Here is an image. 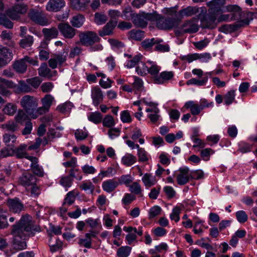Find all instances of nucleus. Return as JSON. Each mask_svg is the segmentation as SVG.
Returning a JSON list of instances; mask_svg holds the SVG:
<instances>
[{
    "instance_id": "f257e3e1",
    "label": "nucleus",
    "mask_w": 257,
    "mask_h": 257,
    "mask_svg": "<svg viewBox=\"0 0 257 257\" xmlns=\"http://www.w3.org/2000/svg\"><path fill=\"white\" fill-rule=\"evenodd\" d=\"M41 231L38 225H33L32 217L25 215L12 226L11 234L13 235V248L17 251L27 247L26 239L33 236L36 232Z\"/></svg>"
},
{
    "instance_id": "f03ea898",
    "label": "nucleus",
    "mask_w": 257,
    "mask_h": 257,
    "mask_svg": "<svg viewBox=\"0 0 257 257\" xmlns=\"http://www.w3.org/2000/svg\"><path fill=\"white\" fill-rule=\"evenodd\" d=\"M20 104L32 118L36 119L40 116L37 107L38 102L36 97L29 95H25L21 98Z\"/></svg>"
},
{
    "instance_id": "58836bf2",
    "label": "nucleus",
    "mask_w": 257,
    "mask_h": 257,
    "mask_svg": "<svg viewBox=\"0 0 257 257\" xmlns=\"http://www.w3.org/2000/svg\"><path fill=\"white\" fill-rule=\"evenodd\" d=\"M142 181L145 185L147 187L152 186L156 183V181L153 178V176L151 174L148 173H146L144 175L142 178Z\"/></svg>"
},
{
    "instance_id": "a878e982",
    "label": "nucleus",
    "mask_w": 257,
    "mask_h": 257,
    "mask_svg": "<svg viewBox=\"0 0 257 257\" xmlns=\"http://www.w3.org/2000/svg\"><path fill=\"white\" fill-rule=\"evenodd\" d=\"M3 142L7 147H13L17 141V137L14 134L5 133L3 136Z\"/></svg>"
},
{
    "instance_id": "4c0bfd02",
    "label": "nucleus",
    "mask_w": 257,
    "mask_h": 257,
    "mask_svg": "<svg viewBox=\"0 0 257 257\" xmlns=\"http://www.w3.org/2000/svg\"><path fill=\"white\" fill-rule=\"evenodd\" d=\"M129 36L132 39L141 41L144 37V34L142 31L132 30L129 32Z\"/></svg>"
},
{
    "instance_id": "bb28decb",
    "label": "nucleus",
    "mask_w": 257,
    "mask_h": 257,
    "mask_svg": "<svg viewBox=\"0 0 257 257\" xmlns=\"http://www.w3.org/2000/svg\"><path fill=\"white\" fill-rule=\"evenodd\" d=\"M27 146L26 144H21L15 149H12V153L13 155H15L17 158L19 159L24 158L27 153L26 152V149Z\"/></svg>"
},
{
    "instance_id": "423d86ee",
    "label": "nucleus",
    "mask_w": 257,
    "mask_h": 257,
    "mask_svg": "<svg viewBox=\"0 0 257 257\" xmlns=\"http://www.w3.org/2000/svg\"><path fill=\"white\" fill-rule=\"evenodd\" d=\"M154 18V12L152 13H143L140 15L135 16L133 22L134 25L137 27L145 28L148 24V21L153 22Z\"/></svg>"
},
{
    "instance_id": "20e7f679",
    "label": "nucleus",
    "mask_w": 257,
    "mask_h": 257,
    "mask_svg": "<svg viewBox=\"0 0 257 257\" xmlns=\"http://www.w3.org/2000/svg\"><path fill=\"white\" fill-rule=\"evenodd\" d=\"M30 64L34 66L38 65V61L28 56H25L23 58L16 61L13 64V68L19 73H24L27 69L28 64Z\"/></svg>"
},
{
    "instance_id": "c9c22d12",
    "label": "nucleus",
    "mask_w": 257,
    "mask_h": 257,
    "mask_svg": "<svg viewBox=\"0 0 257 257\" xmlns=\"http://www.w3.org/2000/svg\"><path fill=\"white\" fill-rule=\"evenodd\" d=\"M7 15L0 13V25H2L7 29H12L14 24L7 17Z\"/></svg>"
},
{
    "instance_id": "a211bd4d",
    "label": "nucleus",
    "mask_w": 257,
    "mask_h": 257,
    "mask_svg": "<svg viewBox=\"0 0 257 257\" xmlns=\"http://www.w3.org/2000/svg\"><path fill=\"white\" fill-rule=\"evenodd\" d=\"M64 0H50L46 6V9L49 12H57L65 6Z\"/></svg>"
},
{
    "instance_id": "6e6d98bb",
    "label": "nucleus",
    "mask_w": 257,
    "mask_h": 257,
    "mask_svg": "<svg viewBox=\"0 0 257 257\" xmlns=\"http://www.w3.org/2000/svg\"><path fill=\"white\" fill-rule=\"evenodd\" d=\"M78 243L81 246H84L86 248H91L92 246V239L89 237L85 238H79Z\"/></svg>"
},
{
    "instance_id": "f3484780",
    "label": "nucleus",
    "mask_w": 257,
    "mask_h": 257,
    "mask_svg": "<svg viewBox=\"0 0 257 257\" xmlns=\"http://www.w3.org/2000/svg\"><path fill=\"white\" fill-rule=\"evenodd\" d=\"M179 173L177 176V181L179 185H184L187 183L190 178L189 169L187 167L181 168L179 170Z\"/></svg>"
},
{
    "instance_id": "8fccbe9b",
    "label": "nucleus",
    "mask_w": 257,
    "mask_h": 257,
    "mask_svg": "<svg viewBox=\"0 0 257 257\" xmlns=\"http://www.w3.org/2000/svg\"><path fill=\"white\" fill-rule=\"evenodd\" d=\"M160 69V67L156 64H152L151 66L149 67L148 73L152 76L153 81L155 76H159V72Z\"/></svg>"
},
{
    "instance_id": "a18cd8bd",
    "label": "nucleus",
    "mask_w": 257,
    "mask_h": 257,
    "mask_svg": "<svg viewBox=\"0 0 257 257\" xmlns=\"http://www.w3.org/2000/svg\"><path fill=\"white\" fill-rule=\"evenodd\" d=\"M135 14L133 13L131 7H127L125 8L122 11L121 17L126 20H133Z\"/></svg>"
},
{
    "instance_id": "473e14b6",
    "label": "nucleus",
    "mask_w": 257,
    "mask_h": 257,
    "mask_svg": "<svg viewBox=\"0 0 257 257\" xmlns=\"http://www.w3.org/2000/svg\"><path fill=\"white\" fill-rule=\"evenodd\" d=\"M163 42L162 39H156L152 38L151 39H146L142 43V46L145 49H150L152 46L156 44H159Z\"/></svg>"
},
{
    "instance_id": "69168bd1",
    "label": "nucleus",
    "mask_w": 257,
    "mask_h": 257,
    "mask_svg": "<svg viewBox=\"0 0 257 257\" xmlns=\"http://www.w3.org/2000/svg\"><path fill=\"white\" fill-rule=\"evenodd\" d=\"M161 208L158 206H155L151 208L149 211V218L152 219L160 214Z\"/></svg>"
},
{
    "instance_id": "864d4df0",
    "label": "nucleus",
    "mask_w": 257,
    "mask_h": 257,
    "mask_svg": "<svg viewBox=\"0 0 257 257\" xmlns=\"http://www.w3.org/2000/svg\"><path fill=\"white\" fill-rule=\"evenodd\" d=\"M31 168L35 175L39 177H43L44 176L43 169L38 164V163L31 164Z\"/></svg>"
},
{
    "instance_id": "4468645a",
    "label": "nucleus",
    "mask_w": 257,
    "mask_h": 257,
    "mask_svg": "<svg viewBox=\"0 0 257 257\" xmlns=\"http://www.w3.org/2000/svg\"><path fill=\"white\" fill-rule=\"evenodd\" d=\"M10 210L14 213H20L24 208V204L18 198H9L7 201Z\"/></svg>"
},
{
    "instance_id": "37998d69",
    "label": "nucleus",
    "mask_w": 257,
    "mask_h": 257,
    "mask_svg": "<svg viewBox=\"0 0 257 257\" xmlns=\"http://www.w3.org/2000/svg\"><path fill=\"white\" fill-rule=\"evenodd\" d=\"M34 42L33 37L31 36L28 35L20 41V46L23 48L31 47Z\"/></svg>"
},
{
    "instance_id": "412c9836",
    "label": "nucleus",
    "mask_w": 257,
    "mask_h": 257,
    "mask_svg": "<svg viewBox=\"0 0 257 257\" xmlns=\"http://www.w3.org/2000/svg\"><path fill=\"white\" fill-rule=\"evenodd\" d=\"M91 98L93 103L97 106L101 103L103 99V94L101 90L98 87H94L91 89Z\"/></svg>"
},
{
    "instance_id": "5fc2aeb1",
    "label": "nucleus",
    "mask_w": 257,
    "mask_h": 257,
    "mask_svg": "<svg viewBox=\"0 0 257 257\" xmlns=\"http://www.w3.org/2000/svg\"><path fill=\"white\" fill-rule=\"evenodd\" d=\"M235 97V91H229L224 96V102L226 105H229L233 102Z\"/></svg>"
},
{
    "instance_id": "b1692460",
    "label": "nucleus",
    "mask_w": 257,
    "mask_h": 257,
    "mask_svg": "<svg viewBox=\"0 0 257 257\" xmlns=\"http://www.w3.org/2000/svg\"><path fill=\"white\" fill-rule=\"evenodd\" d=\"M118 184L119 183L115 180L109 179L102 183V187L106 192L110 193L115 190Z\"/></svg>"
},
{
    "instance_id": "1a4fd4ad",
    "label": "nucleus",
    "mask_w": 257,
    "mask_h": 257,
    "mask_svg": "<svg viewBox=\"0 0 257 257\" xmlns=\"http://www.w3.org/2000/svg\"><path fill=\"white\" fill-rule=\"evenodd\" d=\"M28 16L32 21L41 26H46L49 23L48 18L43 13L32 10L29 12Z\"/></svg>"
},
{
    "instance_id": "bf43d9fd",
    "label": "nucleus",
    "mask_w": 257,
    "mask_h": 257,
    "mask_svg": "<svg viewBox=\"0 0 257 257\" xmlns=\"http://www.w3.org/2000/svg\"><path fill=\"white\" fill-rule=\"evenodd\" d=\"M130 191L135 194H140L141 193L142 189L141 185L138 182H134L131 185L129 186Z\"/></svg>"
},
{
    "instance_id": "09e8293b",
    "label": "nucleus",
    "mask_w": 257,
    "mask_h": 257,
    "mask_svg": "<svg viewBox=\"0 0 257 257\" xmlns=\"http://www.w3.org/2000/svg\"><path fill=\"white\" fill-rule=\"evenodd\" d=\"M49 245L50 250L52 252H54L58 250L62 246V242L59 240H56L55 243L52 241V236H50V239L49 241Z\"/></svg>"
},
{
    "instance_id": "aec40b11",
    "label": "nucleus",
    "mask_w": 257,
    "mask_h": 257,
    "mask_svg": "<svg viewBox=\"0 0 257 257\" xmlns=\"http://www.w3.org/2000/svg\"><path fill=\"white\" fill-rule=\"evenodd\" d=\"M174 76V73L172 71H163L156 76L154 78V82L156 84H164L170 80Z\"/></svg>"
},
{
    "instance_id": "9b49d317",
    "label": "nucleus",
    "mask_w": 257,
    "mask_h": 257,
    "mask_svg": "<svg viewBox=\"0 0 257 257\" xmlns=\"http://www.w3.org/2000/svg\"><path fill=\"white\" fill-rule=\"evenodd\" d=\"M13 54L9 49L0 45V68H2L13 59Z\"/></svg>"
},
{
    "instance_id": "ea45409f",
    "label": "nucleus",
    "mask_w": 257,
    "mask_h": 257,
    "mask_svg": "<svg viewBox=\"0 0 257 257\" xmlns=\"http://www.w3.org/2000/svg\"><path fill=\"white\" fill-rule=\"evenodd\" d=\"M208 81V77L207 76L204 77L201 80H198L196 78H191L189 80H188L186 84L187 85H190V84H194L197 86H204L206 85L207 82Z\"/></svg>"
},
{
    "instance_id": "2eb2a0df",
    "label": "nucleus",
    "mask_w": 257,
    "mask_h": 257,
    "mask_svg": "<svg viewBox=\"0 0 257 257\" xmlns=\"http://www.w3.org/2000/svg\"><path fill=\"white\" fill-rule=\"evenodd\" d=\"M14 87V83L10 80L0 77V94L6 97H9L12 94L9 88Z\"/></svg>"
},
{
    "instance_id": "393cba45",
    "label": "nucleus",
    "mask_w": 257,
    "mask_h": 257,
    "mask_svg": "<svg viewBox=\"0 0 257 257\" xmlns=\"http://www.w3.org/2000/svg\"><path fill=\"white\" fill-rule=\"evenodd\" d=\"M199 12V8L196 7L188 6L179 11V15L181 17H190Z\"/></svg>"
},
{
    "instance_id": "f704fd0d",
    "label": "nucleus",
    "mask_w": 257,
    "mask_h": 257,
    "mask_svg": "<svg viewBox=\"0 0 257 257\" xmlns=\"http://www.w3.org/2000/svg\"><path fill=\"white\" fill-rule=\"evenodd\" d=\"M136 161L137 158L131 154H126L121 159L122 164L126 166H132L136 163Z\"/></svg>"
},
{
    "instance_id": "dca6fc26",
    "label": "nucleus",
    "mask_w": 257,
    "mask_h": 257,
    "mask_svg": "<svg viewBox=\"0 0 257 257\" xmlns=\"http://www.w3.org/2000/svg\"><path fill=\"white\" fill-rule=\"evenodd\" d=\"M198 26L196 20L185 21L181 26V33H194L198 31Z\"/></svg>"
},
{
    "instance_id": "0eeeda50",
    "label": "nucleus",
    "mask_w": 257,
    "mask_h": 257,
    "mask_svg": "<svg viewBox=\"0 0 257 257\" xmlns=\"http://www.w3.org/2000/svg\"><path fill=\"white\" fill-rule=\"evenodd\" d=\"M248 23L249 21L247 20L238 21L233 24H225L221 26L219 28V31L225 34L231 33L237 31L239 28L248 25Z\"/></svg>"
},
{
    "instance_id": "e433bc0d",
    "label": "nucleus",
    "mask_w": 257,
    "mask_h": 257,
    "mask_svg": "<svg viewBox=\"0 0 257 257\" xmlns=\"http://www.w3.org/2000/svg\"><path fill=\"white\" fill-rule=\"evenodd\" d=\"M224 4V0H212L207 3L206 5L212 10L218 11Z\"/></svg>"
},
{
    "instance_id": "de8ad7c7",
    "label": "nucleus",
    "mask_w": 257,
    "mask_h": 257,
    "mask_svg": "<svg viewBox=\"0 0 257 257\" xmlns=\"http://www.w3.org/2000/svg\"><path fill=\"white\" fill-rule=\"evenodd\" d=\"M28 83L31 87L37 89L40 86L42 80L39 77H35L31 78H29L26 80Z\"/></svg>"
},
{
    "instance_id": "cd10ccee",
    "label": "nucleus",
    "mask_w": 257,
    "mask_h": 257,
    "mask_svg": "<svg viewBox=\"0 0 257 257\" xmlns=\"http://www.w3.org/2000/svg\"><path fill=\"white\" fill-rule=\"evenodd\" d=\"M42 32L45 39L48 41L51 39L56 38L58 35V31L55 28L50 29L44 28Z\"/></svg>"
},
{
    "instance_id": "7ed1b4c3",
    "label": "nucleus",
    "mask_w": 257,
    "mask_h": 257,
    "mask_svg": "<svg viewBox=\"0 0 257 257\" xmlns=\"http://www.w3.org/2000/svg\"><path fill=\"white\" fill-rule=\"evenodd\" d=\"M154 18L153 22H156L157 27L160 30H170L173 29L177 23L175 19L167 18H165L162 15L154 12Z\"/></svg>"
},
{
    "instance_id": "6ab92c4d",
    "label": "nucleus",
    "mask_w": 257,
    "mask_h": 257,
    "mask_svg": "<svg viewBox=\"0 0 257 257\" xmlns=\"http://www.w3.org/2000/svg\"><path fill=\"white\" fill-rule=\"evenodd\" d=\"M39 76L50 79L57 74L56 71H52L47 66L46 63H42L39 68L38 69Z\"/></svg>"
},
{
    "instance_id": "39448f33",
    "label": "nucleus",
    "mask_w": 257,
    "mask_h": 257,
    "mask_svg": "<svg viewBox=\"0 0 257 257\" xmlns=\"http://www.w3.org/2000/svg\"><path fill=\"white\" fill-rule=\"evenodd\" d=\"M79 40L81 44L86 47L92 46L100 41L97 34L93 31H85L79 34Z\"/></svg>"
},
{
    "instance_id": "c03bdc74",
    "label": "nucleus",
    "mask_w": 257,
    "mask_h": 257,
    "mask_svg": "<svg viewBox=\"0 0 257 257\" xmlns=\"http://www.w3.org/2000/svg\"><path fill=\"white\" fill-rule=\"evenodd\" d=\"M149 67L144 62H140L138 66L136 67V72L139 75L145 76L148 73Z\"/></svg>"
},
{
    "instance_id": "c756f323",
    "label": "nucleus",
    "mask_w": 257,
    "mask_h": 257,
    "mask_svg": "<svg viewBox=\"0 0 257 257\" xmlns=\"http://www.w3.org/2000/svg\"><path fill=\"white\" fill-rule=\"evenodd\" d=\"M19 123L14 120L9 121L2 125V128L8 131L14 132L19 129Z\"/></svg>"
},
{
    "instance_id": "f8f14e48",
    "label": "nucleus",
    "mask_w": 257,
    "mask_h": 257,
    "mask_svg": "<svg viewBox=\"0 0 257 257\" xmlns=\"http://www.w3.org/2000/svg\"><path fill=\"white\" fill-rule=\"evenodd\" d=\"M54 100V97L50 94H46L42 98V106L38 107V110L40 115L44 114L49 111L50 108Z\"/></svg>"
},
{
    "instance_id": "774afa93",
    "label": "nucleus",
    "mask_w": 257,
    "mask_h": 257,
    "mask_svg": "<svg viewBox=\"0 0 257 257\" xmlns=\"http://www.w3.org/2000/svg\"><path fill=\"white\" fill-rule=\"evenodd\" d=\"M75 136L77 140H83L88 136V134L82 130H77L75 133Z\"/></svg>"
},
{
    "instance_id": "0e129e2a",
    "label": "nucleus",
    "mask_w": 257,
    "mask_h": 257,
    "mask_svg": "<svg viewBox=\"0 0 257 257\" xmlns=\"http://www.w3.org/2000/svg\"><path fill=\"white\" fill-rule=\"evenodd\" d=\"M12 149L7 147H4L0 149V158H4L10 156H13Z\"/></svg>"
},
{
    "instance_id": "4d7b16f0",
    "label": "nucleus",
    "mask_w": 257,
    "mask_h": 257,
    "mask_svg": "<svg viewBox=\"0 0 257 257\" xmlns=\"http://www.w3.org/2000/svg\"><path fill=\"white\" fill-rule=\"evenodd\" d=\"M236 217L240 223H244L247 220V215L243 210L238 211L236 212Z\"/></svg>"
},
{
    "instance_id": "13d9d810",
    "label": "nucleus",
    "mask_w": 257,
    "mask_h": 257,
    "mask_svg": "<svg viewBox=\"0 0 257 257\" xmlns=\"http://www.w3.org/2000/svg\"><path fill=\"white\" fill-rule=\"evenodd\" d=\"M80 188L84 191L89 190L91 194H92L95 187L91 182H83L82 184L80 186Z\"/></svg>"
},
{
    "instance_id": "ddd939ff",
    "label": "nucleus",
    "mask_w": 257,
    "mask_h": 257,
    "mask_svg": "<svg viewBox=\"0 0 257 257\" xmlns=\"http://www.w3.org/2000/svg\"><path fill=\"white\" fill-rule=\"evenodd\" d=\"M58 28L61 34L65 38L72 39L76 34V29L67 23H60Z\"/></svg>"
},
{
    "instance_id": "5701e85b",
    "label": "nucleus",
    "mask_w": 257,
    "mask_h": 257,
    "mask_svg": "<svg viewBox=\"0 0 257 257\" xmlns=\"http://www.w3.org/2000/svg\"><path fill=\"white\" fill-rule=\"evenodd\" d=\"M73 9L77 10H85L90 4V0H70Z\"/></svg>"
},
{
    "instance_id": "e2e57ef3",
    "label": "nucleus",
    "mask_w": 257,
    "mask_h": 257,
    "mask_svg": "<svg viewBox=\"0 0 257 257\" xmlns=\"http://www.w3.org/2000/svg\"><path fill=\"white\" fill-rule=\"evenodd\" d=\"M142 57V56L136 55L132 59L128 61L126 66L129 68L134 67L137 63L140 62Z\"/></svg>"
},
{
    "instance_id": "a19ab883",
    "label": "nucleus",
    "mask_w": 257,
    "mask_h": 257,
    "mask_svg": "<svg viewBox=\"0 0 257 257\" xmlns=\"http://www.w3.org/2000/svg\"><path fill=\"white\" fill-rule=\"evenodd\" d=\"M73 107L72 103L68 101L58 105L57 107V110L61 113H65L69 111Z\"/></svg>"
},
{
    "instance_id": "2f4dec72",
    "label": "nucleus",
    "mask_w": 257,
    "mask_h": 257,
    "mask_svg": "<svg viewBox=\"0 0 257 257\" xmlns=\"http://www.w3.org/2000/svg\"><path fill=\"white\" fill-rule=\"evenodd\" d=\"M17 106L15 104L8 103L4 107L2 111L7 115L13 116L16 112Z\"/></svg>"
},
{
    "instance_id": "9d476101",
    "label": "nucleus",
    "mask_w": 257,
    "mask_h": 257,
    "mask_svg": "<svg viewBox=\"0 0 257 257\" xmlns=\"http://www.w3.org/2000/svg\"><path fill=\"white\" fill-rule=\"evenodd\" d=\"M37 182V178L32 173H24L19 178V184L25 187L27 190L30 186L34 185Z\"/></svg>"
},
{
    "instance_id": "c85d7f7f",
    "label": "nucleus",
    "mask_w": 257,
    "mask_h": 257,
    "mask_svg": "<svg viewBox=\"0 0 257 257\" xmlns=\"http://www.w3.org/2000/svg\"><path fill=\"white\" fill-rule=\"evenodd\" d=\"M7 217V210L0 206V229L7 228L9 226Z\"/></svg>"
},
{
    "instance_id": "7c9ffc66",
    "label": "nucleus",
    "mask_w": 257,
    "mask_h": 257,
    "mask_svg": "<svg viewBox=\"0 0 257 257\" xmlns=\"http://www.w3.org/2000/svg\"><path fill=\"white\" fill-rule=\"evenodd\" d=\"M29 116L23 109H19L17 114L15 116V120L18 123L23 124Z\"/></svg>"
},
{
    "instance_id": "052dcab7",
    "label": "nucleus",
    "mask_w": 257,
    "mask_h": 257,
    "mask_svg": "<svg viewBox=\"0 0 257 257\" xmlns=\"http://www.w3.org/2000/svg\"><path fill=\"white\" fill-rule=\"evenodd\" d=\"M114 119L110 115H106L103 120V125L107 127H111L114 125Z\"/></svg>"
},
{
    "instance_id": "4be33fe9",
    "label": "nucleus",
    "mask_w": 257,
    "mask_h": 257,
    "mask_svg": "<svg viewBox=\"0 0 257 257\" xmlns=\"http://www.w3.org/2000/svg\"><path fill=\"white\" fill-rule=\"evenodd\" d=\"M117 24L116 20H110L103 28L98 32L100 36L103 37L106 35H110L112 34V31Z\"/></svg>"
},
{
    "instance_id": "49530a36",
    "label": "nucleus",
    "mask_w": 257,
    "mask_h": 257,
    "mask_svg": "<svg viewBox=\"0 0 257 257\" xmlns=\"http://www.w3.org/2000/svg\"><path fill=\"white\" fill-rule=\"evenodd\" d=\"M102 115L99 112H91L88 116V119L94 123H99L102 120Z\"/></svg>"
},
{
    "instance_id": "79ce46f5",
    "label": "nucleus",
    "mask_w": 257,
    "mask_h": 257,
    "mask_svg": "<svg viewBox=\"0 0 257 257\" xmlns=\"http://www.w3.org/2000/svg\"><path fill=\"white\" fill-rule=\"evenodd\" d=\"M132 250V248L128 246H121L117 251V255L118 257H127Z\"/></svg>"
},
{
    "instance_id": "3c124183",
    "label": "nucleus",
    "mask_w": 257,
    "mask_h": 257,
    "mask_svg": "<svg viewBox=\"0 0 257 257\" xmlns=\"http://www.w3.org/2000/svg\"><path fill=\"white\" fill-rule=\"evenodd\" d=\"M75 192L74 191L69 192L65 198L63 205L67 204L68 205H72L75 200Z\"/></svg>"
},
{
    "instance_id": "680f3d73",
    "label": "nucleus",
    "mask_w": 257,
    "mask_h": 257,
    "mask_svg": "<svg viewBox=\"0 0 257 257\" xmlns=\"http://www.w3.org/2000/svg\"><path fill=\"white\" fill-rule=\"evenodd\" d=\"M73 182V179L70 176H65L61 178L60 183L64 187H70Z\"/></svg>"
},
{
    "instance_id": "6e6552de",
    "label": "nucleus",
    "mask_w": 257,
    "mask_h": 257,
    "mask_svg": "<svg viewBox=\"0 0 257 257\" xmlns=\"http://www.w3.org/2000/svg\"><path fill=\"white\" fill-rule=\"evenodd\" d=\"M27 6L24 4L15 5L11 9L6 12V14L11 19L16 20L20 18L19 14H24L27 11Z\"/></svg>"
},
{
    "instance_id": "72a5a7b5",
    "label": "nucleus",
    "mask_w": 257,
    "mask_h": 257,
    "mask_svg": "<svg viewBox=\"0 0 257 257\" xmlns=\"http://www.w3.org/2000/svg\"><path fill=\"white\" fill-rule=\"evenodd\" d=\"M85 18L82 15H78L74 16L70 21L71 25L76 28H80L81 27L84 22Z\"/></svg>"
},
{
    "instance_id": "338daca9",
    "label": "nucleus",
    "mask_w": 257,
    "mask_h": 257,
    "mask_svg": "<svg viewBox=\"0 0 257 257\" xmlns=\"http://www.w3.org/2000/svg\"><path fill=\"white\" fill-rule=\"evenodd\" d=\"M120 118L124 123H128L132 121V118L128 110H124L121 112Z\"/></svg>"
},
{
    "instance_id": "603ef678",
    "label": "nucleus",
    "mask_w": 257,
    "mask_h": 257,
    "mask_svg": "<svg viewBox=\"0 0 257 257\" xmlns=\"http://www.w3.org/2000/svg\"><path fill=\"white\" fill-rule=\"evenodd\" d=\"M18 89L23 92H30L32 91V87L28 83H26L24 81H20L19 82V85Z\"/></svg>"
}]
</instances>
